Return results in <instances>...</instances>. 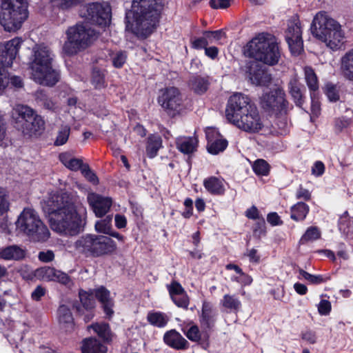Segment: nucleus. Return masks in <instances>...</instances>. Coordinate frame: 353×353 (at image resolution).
Here are the masks:
<instances>
[{"label": "nucleus", "instance_id": "nucleus-40", "mask_svg": "<svg viewBox=\"0 0 353 353\" xmlns=\"http://www.w3.org/2000/svg\"><path fill=\"white\" fill-rule=\"evenodd\" d=\"M148 321L153 325L163 327L167 324L168 318L161 312H153L148 314Z\"/></svg>", "mask_w": 353, "mask_h": 353}, {"label": "nucleus", "instance_id": "nucleus-43", "mask_svg": "<svg viewBox=\"0 0 353 353\" xmlns=\"http://www.w3.org/2000/svg\"><path fill=\"white\" fill-rule=\"evenodd\" d=\"M321 236V232L316 227L309 228L300 240V243L304 244L310 241H315Z\"/></svg>", "mask_w": 353, "mask_h": 353}, {"label": "nucleus", "instance_id": "nucleus-48", "mask_svg": "<svg viewBox=\"0 0 353 353\" xmlns=\"http://www.w3.org/2000/svg\"><path fill=\"white\" fill-rule=\"evenodd\" d=\"M299 272L305 280L312 284H319L325 281L323 277L321 275H313L306 271L299 268Z\"/></svg>", "mask_w": 353, "mask_h": 353}, {"label": "nucleus", "instance_id": "nucleus-37", "mask_svg": "<svg viewBox=\"0 0 353 353\" xmlns=\"http://www.w3.org/2000/svg\"><path fill=\"white\" fill-rule=\"evenodd\" d=\"M56 269L49 266H44L37 268L34 271V276L39 279L49 281H52L56 276Z\"/></svg>", "mask_w": 353, "mask_h": 353}, {"label": "nucleus", "instance_id": "nucleus-4", "mask_svg": "<svg viewBox=\"0 0 353 353\" xmlns=\"http://www.w3.org/2000/svg\"><path fill=\"white\" fill-rule=\"evenodd\" d=\"M245 56L268 65H276L281 53L275 37L269 33H261L253 38L246 46Z\"/></svg>", "mask_w": 353, "mask_h": 353}, {"label": "nucleus", "instance_id": "nucleus-51", "mask_svg": "<svg viewBox=\"0 0 353 353\" xmlns=\"http://www.w3.org/2000/svg\"><path fill=\"white\" fill-rule=\"evenodd\" d=\"M82 0H52L54 6L63 10L68 9L80 3Z\"/></svg>", "mask_w": 353, "mask_h": 353}, {"label": "nucleus", "instance_id": "nucleus-57", "mask_svg": "<svg viewBox=\"0 0 353 353\" xmlns=\"http://www.w3.org/2000/svg\"><path fill=\"white\" fill-rule=\"evenodd\" d=\"M209 3L214 9H225L230 6V0H210Z\"/></svg>", "mask_w": 353, "mask_h": 353}, {"label": "nucleus", "instance_id": "nucleus-54", "mask_svg": "<svg viewBox=\"0 0 353 353\" xmlns=\"http://www.w3.org/2000/svg\"><path fill=\"white\" fill-rule=\"evenodd\" d=\"M185 335L192 341L198 342L201 339V332L196 325L191 326L186 332Z\"/></svg>", "mask_w": 353, "mask_h": 353}, {"label": "nucleus", "instance_id": "nucleus-21", "mask_svg": "<svg viewBox=\"0 0 353 353\" xmlns=\"http://www.w3.org/2000/svg\"><path fill=\"white\" fill-rule=\"evenodd\" d=\"M216 317V311L212 304L206 301L203 302L200 316L201 326L206 330L212 329L214 326Z\"/></svg>", "mask_w": 353, "mask_h": 353}, {"label": "nucleus", "instance_id": "nucleus-7", "mask_svg": "<svg viewBox=\"0 0 353 353\" xmlns=\"http://www.w3.org/2000/svg\"><path fill=\"white\" fill-rule=\"evenodd\" d=\"M28 17L24 0H0V23L5 30L14 32L19 30Z\"/></svg>", "mask_w": 353, "mask_h": 353}, {"label": "nucleus", "instance_id": "nucleus-45", "mask_svg": "<svg viewBox=\"0 0 353 353\" xmlns=\"http://www.w3.org/2000/svg\"><path fill=\"white\" fill-rule=\"evenodd\" d=\"M253 170L258 175H267L270 171V165L265 160L258 159L253 165Z\"/></svg>", "mask_w": 353, "mask_h": 353}, {"label": "nucleus", "instance_id": "nucleus-56", "mask_svg": "<svg viewBox=\"0 0 353 353\" xmlns=\"http://www.w3.org/2000/svg\"><path fill=\"white\" fill-rule=\"evenodd\" d=\"M82 174L91 183L97 184L98 183V178L97 175L90 170L89 165L85 164L82 167Z\"/></svg>", "mask_w": 353, "mask_h": 353}, {"label": "nucleus", "instance_id": "nucleus-13", "mask_svg": "<svg viewBox=\"0 0 353 353\" xmlns=\"http://www.w3.org/2000/svg\"><path fill=\"white\" fill-rule=\"evenodd\" d=\"M285 92L281 88H276L264 93L260 99L261 108L270 114H281L286 112L288 102Z\"/></svg>", "mask_w": 353, "mask_h": 353}, {"label": "nucleus", "instance_id": "nucleus-2", "mask_svg": "<svg viewBox=\"0 0 353 353\" xmlns=\"http://www.w3.org/2000/svg\"><path fill=\"white\" fill-rule=\"evenodd\" d=\"M162 6L157 0H133L126 12V29L146 38L157 28Z\"/></svg>", "mask_w": 353, "mask_h": 353}, {"label": "nucleus", "instance_id": "nucleus-58", "mask_svg": "<svg viewBox=\"0 0 353 353\" xmlns=\"http://www.w3.org/2000/svg\"><path fill=\"white\" fill-rule=\"evenodd\" d=\"M301 339L309 344H314L316 342V334L312 330H306L302 332Z\"/></svg>", "mask_w": 353, "mask_h": 353}, {"label": "nucleus", "instance_id": "nucleus-12", "mask_svg": "<svg viewBox=\"0 0 353 353\" xmlns=\"http://www.w3.org/2000/svg\"><path fill=\"white\" fill-rule=\"evenodd\" d=\"M80 15L92 24L106 26L110 22L111 9L107 4L92 3L81 9Z\"/></svg>", "mask_w": 353, "mask_h": 353}, {"label": "nucleus", "instance_id": "nucleus-15", "mask_svg": "<svg viewBox=\"0 0 353 353\" xmlns=\"http://www.w3.org/2000/svg\"><path fill=\"white\" fill-rule=\"evenodd\" d=\"M239 128L248 132H259L263 128V123L256 107L254 105L248 112L231 122Z\"/></svg>", "mask_w": 353, "mask_h": 353}, {"label": "nucleus", "instance_id": "nucleus-44", "mask_svg": "<svg viewBox=\"0 0 353 353\" xmlns=\"http://www.w3.org/2000/svg\"><path fill=\"white\" fill-rule=\"evenodd\" d=\"M72 307L76 310L78 315L83 317L85 323L89 322L94 317L93 310H83L77 301L73 303Z\"/></svg>", "mask_w": 353, "mask_h": 353}, {"label": "nucleus", "instance_id": "nucleus-25", "mask_svg": "<svg viewBox=\"0 0 353 353\" xmlns=\"http://www.w3.org/2000/svg\"><path fill=\"white\" fill-rule=\"evenodd\" d=\"M58 321L62 329L68 331L72 329L74 319L68 306L61 305L57 310Z\"/></svg>", "mask_w": 353, "mask_h": 353}, {"label": "nucleus", "instance_id": "nucleus-46", "mask_svg": "<svg viewBox=\"0 0 353 353\" xmlns=\"http://www.w3.org/2000/svg\"><path fill=\"white\" fill-rule=\"evenodd\" d=\"M325 92L330 101H337L340 99L339 91L335 85L327 83Z\"/></svg>", "mask_w": 353, "mask_h": 353}, {"label": "nucleus", "instance_id": "nucleus-42", "mask_svg": "<svg viewBox=\"0 0 353 353\" xmlns=\"http://www.w3.org/2000/svg\"><path fill=\"white\" fill-rule=\"evenodd\" d=\"M92 83L96 88L100 89L105 87L104 72L97 68L92 70Z\"/></svg>", "mask_w": 353, "mask_h": 353}, {"label": "nucleus", "instance_id": "nucleus-38", "mask_svg": "<svg viewBox=\"0 0 353 353\" xmlns=\"http://www.w3.org/2000/svg\"><path fill=\"white\" fill-rule=\"evenodd\" d=\"M88 328H92L99 336L105 341L111 340V332L108 323H94L92 324Z\"/></svg>", "mask_w": 353, "mask_h": 353}, {"label": "nucleus", "instance_id": "nucleus-64", "mask_svg": "<svg viewBox=\"0 0 353 353\" xmlns=\"http://www.w3.org/2000/svg\"><path fill=\"white\" fill-rule=\"evenodd\" d=\"M41 105L47 110L56 112L59 107L51 99L48 98L41 99Z\"/></svg>", "mask_w": 353, "mask_h": 353}, {"label": "nucleus", "instance_id": "nucleus-59", "mask_svg": "<svg viewBox=\"0 0 353 353\" xmlns=\"http://www.w3.org/2000/svg\"><path fill=\"white\" fill-rule=\"evenodd\" d=\"M168 289L170 295L172 299L174 297V295H179L181 293L185 292L181 285L176 281L172 282V284L169 286Z\"/></svg>", "mask_w": 353, "mask_h": 353}, {"label": "nucleus", "instance_id": "nucleus-53", "mask_svg": "<svg viewBox=\"0 0 353 353\" xmlns=\"http://www.w3.org/2000/svg\"><path fill=\"white\" fill-rule=\"evenodd\" d=\"M127 54L125 52L119 51L112 57V64L116 68H121L125 63Z\"/></svg>", "mask_w": 353, "mask_h": 353}, {"label": "nucleus", "instance_id": "nucleus-31", "mask_svg": "<svg viewBox=\"0 0 353 353\" xmlns=\"http://www.w3.org/2000/svg\"><path fill=\"white\" fill-rule=\"evenodd\" d=\"M162 147V139L159 135L150 134L147 139L146 154L148 157L154 158Z\"/></svg>", "mask_w": 353, "mask_h": 353}, {"label": "nucleus", "instance_id": "nucleus-52", "mask_svg": "<svg viewBox=\"0 0 353 353\" xmlns=\"http://www.w3.org/2000/svg\"><path fill=\"white\" fill-rule=\"evenodd\" d=\"M174 303L181 307L187 309L189 305V299L185 292L181 293L179 295H174L172 299Z\"/></svg>", "mask_w": 353, "mask_h": 353}, {"label": "nucleus", "instance_id": "nucleus-20", "mask_svg": "<svg viewBox=\"0 0 353 353\" xmlns=\"http://www.w3.org/2000/svg\"><path fill=\"white\" fill-rule=\"evenodd\" d=\"M208 139V151L212 154H217L223 152L228 145V141L221 138L220 134L213 128H208L205 131Z\"/></svg>", "mask_w": 353, "mask_h": 353}, {"label": "nucleus", "instance_id": "nucleus-26", "mask_svg": "<svg viewBox=\"0 0 353 353\" xmlns=\"http://www.w3.org/2000/svg\"><path fill=\"white\" fill-rule=\"evenodd\" d=\"M81 353H106L107 347L96 338H86L83 340Z\"/></svg>", "mask_w": 353, "mask_h": 353}, {"label": "nucleus", "instance_id": "nucleus-36", "mask_svg": "<svg viewBox=\"0 0 353 353\" xmlns=\"http://www.w3.org/2000/svg\"><path fill=\"white\" fill-rule=\"evenodd\" d=\"M80 299V305L83 310H93L95 306V301L93 298V292L92 290L86 292L80 290L79 292Z\"/></svg>", "mask_w": 353, "mask_h": 353}, {"label": "nucleus", "instance_id": "nucleus-55", "mask_svg": "<svg viewBox=\"0 0 353 353\" xmlns=\"http://www.w3.org/2000/svg\"><path fill=\"white\" fill-rule=\"evenodd\" d=\"M9 203L6 198L5 190L0 187V215H2L8 210Z\"/></svg>", "mask_w": 353, "mask_h": 353}, {"label": "nucleus", "instance_id": "nucleus-23", "mask_svg": "<svg viewBox=\"0 0 353 353\" xmlns=\"http://www.w3.org/2000/svg\"><path fill=\"white\" fill-rule=\"evenodd\" d=\"M26 250L18 245H11L0 249V258L6 261H21L25 259Z\"/></svg>", "mask_w": 353, "mask_h": 353}, {"label": "nucleus", "instance_id": "nucleus-8", "mask_svg": "<svg viewBox=\"0 0 353 353\" xmlns=\"http://www.w3.org/2000/svg\"><path fill=\"white\" fill-rule=\"evenodd\" d=\"M74 248L86 256L99 257L112 253L117 246L109 236L86 234L76 241Z\"/></svg>", "mask_w": 353, "mask_h": 353}, {"label": "nucleus", "instance_id": "nucleus-29", "mask_svg": "<svg viewBox=\"0 0 353 353\" xmlns=\"http://www.w3.org/2000/svg\"><path fill=\"white\" fill-rule=\"evenodd\" d=\"M198 141L195 137H182L176 139V148L184 154H191L196 150Z\"/></svg>", "mask_w": 353, "mask_h": 353}, {"label": "nucleus", "instance_id": "nucleus-11", "mask_svg": "<svg viewBox=\"0 0 353 353\" xmlns=\"http://www.w3.org/2000/svg\"><path fill=\"white\" fill-rule=\"evenodd\" d=\"M22 43L23 40L17 37L0 50V90H4L9 84V74L5 68L12 65Z\"/></svg>", "mask_w": 353, "mask_h": 353}, {"label": "nucleus", "instance_id": "nucleus-17", "mask_svg": "<svg viewBox=\"0 0 353 353\" xmlns=\"http://www.w3.org/2000/svg\"><path fill=\"white\" fill-rule=\"evenodd\" d=\"M302 32L299 21H290L285 32V39L292 54H299L303 50Z\"/></svg>", "mask_w": 353, "mask_h": 353}, {"label": "nucleus", "instance_id": "nucleus-63", "mask_svg": "<svg viewBox=\"0 0 353 353\" xmlns=\"http://www.w3.org/2000/svg\"><path fill=\"white\" fill-rule=\"evenodd\" d=\"M209 45L205 36L197 38L192 42V47L196 49L205 48Z\"/></svg>", "mask_w": 353, "mask_h": 353}, {"label": "nucleus", "instance_id": "nucleus-32", "mask_svg": "<svg viewBox=\"0 0 353 353\" xmlns=\"http://www.w3.org/2000/svg\"><path fill=\"white\" fill-rule=\"evenodd\" d=\"M210 82L208 77L200 76L193 77L190 80V86L194 92L199 94L205 93L209 87Z\"/></svg>", "mask_w": 353, "mask_h": 353}, {"label": "nucleus", "instance_id": "nucleus-22", "mask_svg": "<svg viewBox=\"0 0 353 353\" xmlns=\"http://www.w3.org/2000/svg\"><path fill=\"white\" fill-rule=\"evenodd\" d=\"M92 292L96 299L101 303L104 312L108 316H111L114 312L112 310L114 303L110 297V291L105 287L101 286L97 289L92 290Z\"/></svg>", "mask_w": 353, "mask_h": 353}, {"label": "nucleus", "instance_id": "nucleus-50", "mask_svg": "<svg viewBox=\"0 0 353 353\" xmlns=\"http://www.w3.org/2000/svg\"><path fill=\"white\" fill-rule=\"evenodd\" d=\"M55 273L56 276H54L52 281H57L68 287H71L73 285L72 279L66 273L57 270Z\"/></svg>", "mask_w": 353, "mask_h": 353}, {"label": "nucleus", "instance_id": "nucleus-60", "mask_svg": "<svg viewBox=\"0 0 353 353\" xmlns=\"http://www.w3.org/2000/svg\"><path fill=\"white\" fill-rule=\"evenodd\" d=\"M319 312L321 315H327L331 310V304L327 300H322L318 307Z\"/></svg>", "mask_w": 353, "mask_h": 353}, {"label": "nucleus", "instance_id": "nucleus-47", "mask_svg": "<svg viewBox=\"0 0 353 353\" xmlns=\"http://www.w3.org/2000/svg\"><path fill=\"white\" fill-rule=\"evenodd\" d=\"M112 217L108 216L103 220L98 221L95 223L96 230L99 232L108 234L110 230V223Z\"/></svg>", "mask_w": 353, "mask_h": 353}, {"label": "nucleus", "instance_id": "nucleus-49", "mask_svg": "<svg viewBox=\"0 0 353 353\" xmlns=\"http://www.w3.org/2000/svg\"><path fill=\"white\" fill-rule=\"evenodd\" d=\"M203 34V36H205L209 44L219 41L223 36H225V33L222 30L216 31H204Z\"/></svg>", "mask_w": 353, "mask_h": 353}, {"label": "nucleus", "instance_id": "nucleus-62", "mask_svg": "<svg viewBox=\"0 0 353 353\" xmlns=\"http://www.w3.org/2000/svg\"><path fill=\"white\" fill-rule=\"evenodd\" d=\"M38 258L42 262L48 263L54 259V252L51 250L40 252L39 253Z\"/></svg>", "mask_w": 353, "mask_h": 353}, {"label": "nucleus", "instance_id": "nucleus-9", "mask_svg": "<svg viewBox=\"0 0 353 353\" xmlns=\"http://www.w3.org/2000/svg\"><path fill=\"white\" fill-rule=\"evenodd\" d=\"M14 127L24 136L37 135L44 129V121L34 110L27 105H18L12 111Z\"/></svg>", "mask_w": 353, "mask_h": 353}, {"label": "nucleus", "instance_id": "nucleus-27", "mask_svg": "<svg viewBox=\"0 0 353 353\" xmlns=\"http://www.w3.org/2000/svg\"><path fill=\"white\" fill-rule=\"evenodd\" d=\"M301 87V84L296 77L290 79L288 83L289 92L299 107H301L304 101Z\"/></svg>", "mask_w": 353, "mask_h": 353}, {"label": "nucleus", "instance_id": "nucleus-61", "mask_svg": "<svg viewBox=\"0 0 353 353\" xmlns=\"http://www.w3.org/2000/svg\"><path fill=\"white\" fill-rule=\"evenodd\" d=\"M184 205L185 210L183 212L182 215L183 217L188 219L192 215L193 210V201L191 199H186L184 201Z\"/></svg>", "mask_w": 353, "mask_h": 353}, {"label": "nucleus", "instance_id": "nucleus-28", "mask_svg": "<svg viewBox=\"0 0 353 353\" xmlns=\"http://www.w3.org/2000/svg\"><path fill=\"white\" fill-rule=\"evenodd\" d=\"M305 79L307 85L310 91L311 98L313 100L316 97V92L319 91V81L314 70L311 67H305L304 69Z\"/></svg>", "mask_w": 353, "mask_h": 353}, {"label": "nucleus", "instance_id": "nucleus-34", "mask_svg": "<svg viewBox=\"0 0 353 353\" xmlns=\"http://www.w3.org/2000/svg\"><path fill=\"white\" fill-rule=\"evenodd\" d=\"M341 70L343 75L353 80V49L347 52L341 60Z\"/></svg>", "mask_w": 353, "mask_h": 353}, {"label": "nucleus", "instance_id": "nucleus-19", "mask_svg": "<svg viewBox=\"0 0 353 353\" xmlns=\"http://www.w3.org/2000/svg\"><path fill=\"white\" fill-rule=\"evenodd\" d=\"M88 201L97 216L101 217L110 210L112 201L110 197H104L95 193L89 194Z\"/></svg>", "mask_w": 353, "mask_h": 353}, {"label": "nucleus", "instance_id": "nucleus-41", "mask_svg": "<svg viewBox=\"0 0 353 353\" xmlns=\"http://www.w3.org/2000/svg\"><path fill=\"white\" fill-rule=\"evenodd\" d=\"M70 134V127L68 125H62L58 131L54 145L59 146L65 144L68 140Z\"/></svg>", "mask_w": 353, "mask_h": 353}, {"label": "nucleus", "instance_id": "nucleus-35", "mask_svg": "<svg viewBox=\"0 0 353 353\" xmlns=\"http://www.w3.org/2000/svg\"><path fill=\"white\" fill-rule=\"evenodd\" d=\"M308 212V205L303 202H299L291 208V218L295 221L303 220Z\"/></svg>", "mask_w": 353, "mask_h": 353}, {"label": "nucleus", "instance_id": "nucleus-33", "mask_svg": "<svg viewBox=\"0 0 353 353\" xmlns=\"http://www.w3.org/2000/svg\"><path fill=\"white\" fill-rule=\"evenodd\" d=\"M203 185L206 190L213 194H223L225 191L222 181L215 176L205 179Z\"/></svg>", "mask_w": 353, "mask_h": 353}, {"label": "nucleus", "instance_id": "nucleus-5", "mask_svg": "<svg viewBox=\"0 0 353 353\" xmlns=\"http://www.w3.org/2000/svg\"><path fill=\"white\" fill-rule=\"evenodd\" d=\"M51 52L46 46H39L30 64L32 79L37 83L53 86L59 80V74L52 67Z\"/></svg>", "mask_w": 353, "mask_h": 353}, {"label": "nucleus", "instance_id": "nucleus-10", "mask_svg": "<svg viewBox=\"0 0 353 353\" xmlns=\"http://www.w3.org/2000/svg\"><path fill=\"white\" fill-rule=\"evenodd\" d=\"M67 41L63 46V51L68 55L88 47L96 39V32L87 24H77L66 31Z\"/></svg>", "mask_w": 353, "mask_h": 353}, {"label": "nucleus", "instance_id": "nucleus-30", "mask_svg": "<svg viewBox=\"0 0 353 353\" xmlns=\"http://www.w3.org/2000/svg\"><path fill=\"white\" fill-rule=\"evenodd\" d=\"M59 160L68 169L72 171L82 170L85 165L80 159L73 157L70 153L63 152L59 154Z\"/></svg>", "mask_w": 353, "mask_h": 353}, {"label": "nucleus", "instance_id": "nucleus-24", "mask_svg": "<svg viewBox=\"0 0 353 353\" xmlns=\"http://www.w3.org/2000/svg\"><path fill=\"white\" fill-rule=\"evenodd\" d=\"M165 343L176 350L188 348V342L174 330L167 332L163 337Z\"/></svg>", "mask_w": 353, "mask_h": 353}, {"label": "nucleus", "instance_id": "nucleus-1", "mask_svg": "<svg viewBox=\"0 0 353 353\" xmlns=\"http://www.w3.org/2000/svg\"><path fill=\"white\" fill-rule=\"evenodd\" d=\"M52 230L59 234L75 236L86 224V210L67 193L52 196L43 208Z\"/></svg>", "mask_w": 353, "mask_h": 353}, {"label": "nucleus", "instance_id": "nucleus-18", "mask_svg": "<svg viewBox=\"0 0 353 353\" xmlns=\"http://www.w3.org/2000/svg\"><path fill=\"white\" fill-rule=\"evenodd\" d=\"M249 77L252 84L259 86H268L272 80V74L267 69L256 62H253L249 68Z\"/></svg>", "mask_w": 353, "mask_h": 353}, {"label": "nucleus", "instance_id": "nucleus-39", "mask_svg": "<svg viewBox=\"0 0 353 353\" xmlns=\"http://www.w3.org/2000/svg\"><path fill=\"white\" fill-rule=\"evenodd\" d=\"M221 304L223 307L234 312L238 311L241 305V301L238 299L230 294L224 295Z\"/></svg>", "mask_w": 353, "mask_h": 353}, {"label": "nucleus", "instance_id": "nucleus-14", "mask_svg": "<svg viewBox=\"0 0 353 353\" xmlns=\"http://www.w3.org/2000/svg\"><path fill=\"white\" fill-rule=\"evenodd\" d=\"M254 104L250 103V98L241 93L232 95L228 102L226 108V118L231 123L235 119L248 111Z\"/></svg>", "mask_w": 353, "mask_h": 353}, {"label": "nucleus", "instance_id": "nucleus-3", "mask_svg": "<svg viewBox=\"0 0 353 353\" xmlns=\"http://www.w3.org/2000/svg\"><path fill=\"white\" fill-rule=\"evenodd\" d=\"M311 32L333 50L340 49L344 43V34L340 24L325 12H319L315 15Z\"/></svg>", "mask_w": 353, "mask_h": 353}, {"label": "nucleus", "instance_id": "nucleus-16", "mask_svg": "<svg viewBox=\"0 0 353 353\" xmlns=\"http://www.w3.org/2000/svg\"><path fill=\"white\" fill-rule=\"evenodd\" d=\"M158 102L163 108L170 111H179L183 104L182 96L175 87L167 88L159 97Z\"/></svg>", "mask_w": 353, "mask_h": 353}, {"label": "nucleus", "instance_id": "nucleus-6", "mask_svg": "<svg viewBox=\"0 0 353 353\" xmlns=\"http://www.w3.org/2000/svg\"><path fill=\"white\" fill-rule=\"evenodd\" d=\"M17 230L35 242H44L50 237V231L35 210L25 208L16 222Z\"/></svg>", "mask_w": 353, "mask_h": 353}]
</instances>
